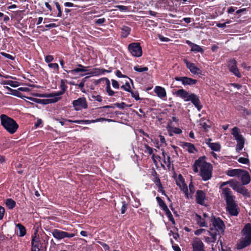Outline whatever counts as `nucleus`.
Returning <instances> with one entry per match:
<instances>
[{
    "label": "nucleus",
    "instance_id": "1",
    "mask_svg": "<svg viewBox=\"0 0 251 251\" xmlns=\"http://www.w3.org/2000/svg\"><path fill=\"white\" fill-rule=\"evenodd\" d=\"M200 171V175L204 181L210 179L212 177V166L205 161V157L201 156L195 161L193 170L195 173Z\"/></svg>",
    "mask_w": 251,
    "mask_h": 251
},
{
    "label": "nucleus",
    "instance_id": "2",
    "mask_svg": "<svg viewBox=\"0 0 251 251\" xmlns=\"http://www.w3.org/2000/svg\"><path fill=\"white\" fill-rule=\"evenodd\" d=\"M0 119L1 125L10 134L15 133L19 128V125L16 122L5 114L0 115Z\"/></svg>",
    "mask_w": 251,
    "mask_h": 251
},
{
    "label": "nucleus",
    "instance_id": "3",
    "mask_svg": "<svg viewBox=\"0 0 251 251\" xmlns=\"http://www.w3.org/2000/svg\"><path fill=\"white\" fill-rule=\"evenodd\" d=\"M242 236L237 248L241 250L251 244V225H246L242 230Z\"/></svg>",
    "mask_w": 251,
    "mask_h": 251
},
{
    "label": "nucleus",
    "instance_id": "4",
    "mask_svg": "<svg viewBox=\"0 0 251 251\" xmlns=\"http://www.w3.org/2000/svg\"><path fill=\"white\" fill-rule=\"evenodd\" d=\"M211 222L209 230L211 231L213 229V231L216 232V235L219 236L221 233L224 231L225 226L224 222L220 218L215 217H213Z\"/></svg>",
    "mask_w": 251,
    "mask_h": 251
},
{
    "label": "nucleus",
    "instance_id": "5",
    "mask_svg": "<svg viewBox=\"0 0 251 251\" xmlns=\"http://www.w3.org/2000/svg\"><path fill=\"white\" fill-rule=\"evenodd\" d=\"M128 49L131 54L135 57H140L142 54V48L139 43H133L128 45Z\"/></svg>",
    "mask_w": 251,
    "mask_h": 251
},
{
    "label": "nucleus",
    "instance_id": "6",
    "mask_svg": "<svg viewBox=\"0 0 251 251\" xmlns=\"http://www.w3.org/2000/svg\"><path fill=\"white\" fill-rule=\"evenodd\" d=\"M222 193V197L226 201V203L235 201V197L233 195L232 192L230 188L226 187L221 189Z\"/></svg>",
    "mask_w": 251,
    "mask_h": 251
},
{
    "label": "nucleus",
    "instance_id": "7",
    "mask_svg": "<svg viewBox=\"0 0 251 251\" xmlns=\"http://www.w3.org/2000/svg\"><path fill=\"white\" fill-rule=\"evenodd\" d=\"M52 234L55 238L58 240H61L67 237L71 238L74 236V234L73 233H70L57 229H55L52 231Z\"/></svg>",
    "mask_w": 251,
    "mask_h": 251
},
{
    "label": "nucleus",
    "instance_id": "8",
    "mask_svg": "<svg viewBox=\"0 0 251 251\" xmlns=\"http://www.w3.org/2000/svg\"><path fill=\"white\" fill-rule=\"evenodd\" d=\"M228 67L229 71L235 76L240 78L241 75L237 67V61L234 59H230L228 62Z\"/></svg>",
    "mask_w": 251,
    "mask_h": 251
},
{
    "label": "nucleus",
    "instance_id": "9",
    "mask_svg": "<svg viewBox=\"0 0 251 251\" xmlns=\"http://www.w3.org/2000/svg\"><path fill=\"white\" fill-rule=\"evenodd\" d=\"M226 210L232 216H237L239 211L238 210V205L236 201L226 203Z\"/></svg>",
    "mask_w": 251,
    "mask_h": 251
},
{
    "label": "nucleus",
    "instance_id": "10",
    "mask_svg": "<svg viewBox=\"0 0 251 251\" xmlns=\"http://www.w3.org/2000/svg\"><path fill=\"white\" fill-rule=\"evenodd\" d=\"M193 251H205L202 241L198 238H194L192 242Z\"/></svg>",
    "mask_w": 251,
    "mask_h": 251
},
{
    "label": "nucleus",
    "instance_id": "11",
    "mask_svg": "<svg viewBox=\"0 0 251 251\" xmlns=\"http://www.w3.org/2000/svg\"><path fill=\"white\" fill-rule=\"evenodd\" d=\"M184 62L186 67L193 75H200L201 74V71L198 68L195 64L189 62L187 60L184 59Z\"/></svg>",
    "mask_w": 251,
    "mask_h": 251
},
{
    "label": "nucleus",
    "instance_id": "12",
    "mask_svg": "<svg viewBox=\"0 0 251 251\" xmlns=\"http://www.w3.org/2000/svg\"><path fill=\"white\" fill-rule=\"evenodd\" d=\"M175 79L176 81H181L184 85H191L195 84L197 82V80L194 79L187 77H176Z\"/></svg>",
    "mask_w": 251,
    "mask_h": 251
},
{
    "label": "nucleus",
    "instance_id": "13",
    "mask_svg": "<svg viewBox=\"0 0 251 251\" xmlns=\"http://www.w3.org/2000/svg\"><path fill=\"white\" fill-rule=\"evenodd\" d=\"M190 100L193 103L196 107L197 108L199 111H200L202 108V105L201 104V102L199 97L194 94H191L190 97Z\"/></svg>",
    "mask_w": 251,
    "mask_h": 251
},
{
    "label": "nucleus",
    "instance_id": "14",
    "mask_svg": "<svg viewBox=\"0 0 251 251\" xmlns=\"http://www.w3.org/2000/svg\"><path fill=\"white\" fill-rule=\"evenodd\" d=\"M175 94L177 97H180L185 101L190 100V94L183 89L177 90Z\"/></svg>",
    "mask_w": 251,
    "mask_h": 251
},
{
    "label": "nucleus",
    "instance_id": "15",
    "mask_svg": "<svg viewBox=\"0 0 251 251\" xmlns=\"http://www.w3.org/2000/svg\"><path fill=\"white\" fill-rule=\"evenodd\" d=\"M232 188L234 191H237L238 193H239L244 196L248 195L249 193L247 190L242 185L238 184V182L236 183V185H232Z\"/></svg>",
    "mask_w": 251,
    "mask_h": 251
},
{
    "label": "nucleus",
    "instance_id": "16",
    "mask_svg": "<svg viewBox=\"0 0 251 251\" xmlns=\"http://www.w3.org/2000/svg\"><path fill=\"white\" fill-rule=\"evenodd\" d=\"M180 146L186 149L189 153H194L197 151L194 145L190 143L180 142Z\"/></svg>",
    "mask_w": 251,
    "mask_h": 251
},
{
    "label": "nucleus",
    "instance_id": "17",
    "mask_svg": "<svg viewBox=\"0 0 251 251\" xmlns=\"http://www.w3.org/2000/svg\"><path fill=\"white\" fill-rule=\"evenodd\" d=\"M35 236H32L31 240V251H39V245H40V240L38 238H37L36 233L34 234Z\"/></svg>",
    "mask_w": 251,
    "mask_h": 251
},
{
    "label": "nucleus",
    "instance_id": "18",
    "mask_svg": "<svg viewBox=\"0 0 251 251\" xmlns=\"http://www.w3.org/2000/svg\"><path fill=\"white\" fill-rule=\"evenodd\" d=\"M154 91L157 96L160 98H163L166 97V92L165 89L160 86H155Z\"/></svg>",
    "mask_w": 251,
    "mask_h": 251
},
{
    "label": "nucleus",
    "instance_id": "19",
    "mask_svg": "<svg viewBox=\"0 0 251 251\" xmlns=\"http://www.w3.org/2000/svg\"><path fill=\"white\" fill-rule=\"evenodd\" d=\"M205 194L203 191L201 190H198L196 195V201L197 203L203 205L204 202Z\"/></svg>",
    "mask_w": 251,
    "mask_h": 251
},
{
    "label": "nucleus",
    "instance_id": "20",
    "mask_svg": "<svg viewBox=\"0 0 251 251\" xmlns=\"http://www.w3.org/2000/svg\"><path fill=\"white\" fill-rule=\"evenodd\" d=\"M231 134L236 141L244 140V137L240 134V129L237 127H234L232 128Z\"/></svg>",
    "mask_w": 251,
    "mask_h": 251
},
{
    "label": "nucleus",
    "instance_id": "21",
    "mask_svg": "<svg viewBox=\"0 0 251 251\" xmlns=\"http://www.w3.org/2000/svg\"><path fill=\"white\" fill-rule=\"evenodd\" d=\"M239 176L241 177V180L243 185H247L250 183L251 181L250 176L247 172H245L242 170L241 176Z\"/></svg>",
    "mask_w": 251,
    "mask_h": 251
},
{
    "label": "nucleus",
    "instance_id": "22",
    "mask_svg": "<svg viewBox=\"0 0 251 251\" xmlns=\"http://www.w3.org/2000/svg\"><path fill=\"white\" fill-rule=\"evenodd\" d=\"M211 236V237H205V241L207 243L215 242L217 239L218 235H216V232L212 229L211 231L208 230L206 231Z\"/></svg>",
    "mask_w": 251,
    "mask_h": 251
},
{
    "label": "nucleus",
    "instance_id": "23",
    "mask_svg": "<svg viewBox=\"0 0 251 251\" xmlns=\"http://www.w3.org/2000/svg\"><path fill=\"white\" fill-rule=\"evenodd\" d=\"M242 172V170L241 169H231L228 170L226 172V175L229 176H241V173Z\"/></svg>",
    "mask_w": 251,
    "mask_h": 251
},
{
    "label": "nucleus",
    "instance_id": "24",
    "mask_svg": "<svg viewBox=\"0 0 251 251\" xmlns=\"http://www.w3.org/2000/svg\"><path fill=\"white\" fill-rule=\"evenodd\" d=\"M55 94L56 93H53L47 95V97L52 98L51 99H48L49 104L56 102L61 99L60 96H56Z\"/></svg>",
    "mask_w": 251,
    "mask_h": 251
},
{
    "label": "nucleus",
    "instance_id": "25",
    "mask_svg": "<svg viewBox=\"0 0 251 251\" xmlns=\"http://www.w3.org/2000/svg\"><path fill=\"white\" fill-rule=\"evenodd\" d=\"M66 81V80L64 79L61 80L60 88L61 89V91L56 92L55 94L56 96H61L65 93V91L67 88V86L65 84Z\"/></svg>",
    "mask_w": 251,
    "mask_h": 251
},
{
    "label": "nucleus",
    "instance_id": "26",
    "mask_svg": "<svg viewBox=\"0 0 251 251\" xmlns=\"http://www.w3.org/2000/svg\"><path fill=\"white\" fill-rule=\"evenodd\" d=\"M5 204L9 209H13L15 207L16 203L15 201L11 198L7 199L5 201Z\"/></svg>",
    "mask_w": 251,
    "mask_h": 251
},
{
    "label": "nucleus",
    "instance_id": "27",
    "mask_svg": "<svg viewBox=\"0 0 251 251\" xmlns=\"http://www.w3.org/2000/svg\"><path fill=\"white\" fill-rule=\"evenodd\" d=\"M27 98L28 100L32 101L34 102L37 103L42 104H49V101H48V99H36V98H32V97H27Z\"/></svg>",
    "mask_w": 251,
    "mask_h": 251
},
{
    "label": "nucleus",
    "instance_id": "28",
    "mask_svg": "<svg viewBox=\"0 0 251 251\" xmlns=\"http://www.w3.org/2000/svg\"><path fill=\"white\" fill-rule=\"evenodd\" d=\"M16 226L19 230V233L18 235L20 237L24 236L26 233V230L25 227L22 224L20 223L16 225Z\"/></svg>",
    "mask_w": 251,
    "mask_h": 251
},
{
    "label": "nucleus",
    "instance_id": "29",
    "mask_svg": "<svg viewBox=\"0 0 251 251\" xmlns=\"http://www.w3.org/2000/svg\"><path fill=\"white\" fill-rule=\"evenodd\" d=\"M196 220L197 224L201 227H206L207 225L205 222V220L202 219L201 217L198 214L196 215Z\"/></svg>",
    "mask_w": 251,
    "mask_h": 251
},
{
    "label": "nucleus",
    "instance_id": "30",
    "mask_svg": "<svg viewBox=\"0 0 251 251\" xmlns=\"http://www.w3.org/2000/svg\"><path fill=\"white\" fill-rule=\"evenodd\" d=\"M206 144L213 151H220L221 146L218 143H207Z\"/></svg>",
    "mask_w": 251,
    "mask_h": 251
},
{
    "label": "nucleus",
    "instance_id": "31",
    "mask_svg": "<svg viewBox=\"0 0 251 251\" xmlns=\"http://www.w3.org/2000/svg\"><path fill=\"white\" fill-rule=\"evenodd\" d=\"M121 30V35L124 38L126 37L129 34L131 31L130 28L126 26H124Z\"/></svg>",
    "mask_w": 251,
    "mask_h": 251
},
{
    "label": "nucleus",
    "instance_id": "32",
    "mask_svg": "<svg viewBox=\"0 0 251 251\" xmlns=\"http://www.w3.org/2000/svg\"><path fill=\"white\" fill-rule=\"evenodd\" d=\"M103 79L105 80L106 81V91H107V93L108 94V95L109 96H113L114 94V92L113 91H112L110 88V81H109V79H107V78H103Z\"/></svg>",
    "mask_w": 251,
    "mask_h": 251
},
{
    "label": "nucleus",
    "instance_id": "33",
    "mask_svg": "<svg viewBox=\"0 0 251 251\" xmlns=\"http://www.w3.org/2000/svg\"><path fill=\"white\" fill-rule=\"evenodd\" d=\"M80 234L82 236L85 237L86 239H81L79 238V243L80 242V241L86 242L87 239L91 238V234L86 231H81L80 232Z\"/></svg>",
    "mask_w": 251,
    "mask_h": 251
},
{
    "label": "nucleus",
    "instance_id": "34",
    "mask_svg": "<svg viewBox=\"0 0 251 251\" xmlns=\"http://www.w3.org/2000/svg\"><path fill=\"white\" fill-rule=\"evenodd\" d=\"M6 88L11 92V94H12V95L21 98H22V94L19 92L18 90H14L8 87H6Z\"/></svg>",
    "mask_w": 251,
    "mask_h": 251
},
{
    "label": "nucleus",
    "instance_id": "35",
    "mask_svg": "<svg viewBox=\"0 0 251 251\" xmlns=\"http://www.w3.org/2000/svg\"><path fill=\"white\" fill-rule=\"evenodd\" d=\"M237 144L236 145V150L237 152H240L241 150H242V149L244 147V143H245V140H242L240 141H237Z\"/></svg>",
    "mask_w": 251,
    "mask_h": 251
},
{
    "label": "nucleus",
    "instance_id": "36",
    "mask_svg": "<svg viewBox=\"0 0 251 251\" xmlns=\"http://www.w3.org/2000/svg\"><path fill=\"white\" fill-rule=\"evenodd\" d=\"M156 199L158 202L159 205L162 208V209L163 210H164L165 209H167V208L168 207L167 205L160 197H157Z\"/></svg>",
    "mask_w": 251,
    "mask_h": 251
},
{
    "label": "nucleus",
    "instance_id": "37",
    "mask_svg": "<svg viewBox=\"0 0 251 251\" xmlns=\"http://www.w3.org/2000/svg\"><path fill=\"white\" fill-rule=\"evenodd\" d=\"M237 181H235L233 180H230L227 181L223 182L220 185V187L221 189L225 188L224 186L227 184H229L230 187L232 188V185H236Z\"/></svg>",
    "mask_w": 251,
    "mask_h": 251
},
{
    "label": "nucleus",
    "instance_id": "38",
    "mask_svg": "<svg viewBox=\"0 0 251 251\" xmlns=\"http://www.w3.org/2000/svg\"><path fill=\"white\" fill-rule=\"evenodd\" d=\"M72 35H73L72 43H73V46L75 47L78 46V41L77 40V39L78 38V36L76 35V32L73 33Z\"/></svg>",
    "mask_w": 251,
    "mask_h": 251
},
{
    "label": "nucleus",
    "instance_id": "39",
    "mask_svg": "<svg viewBox=\"0 0 251 251\" xmlns=\"http://www.w3.org/2000/svg\"><path fill=\"white\" fill-rule=\"evenodd\" d=\"M169 131L170 132V135L172 136L173 134L172 132L175 134H180L182 132V130L177 127H171Z\"/></svg>",
    "mask_w": 251,
    "mask_h": 251
},
{
    "label": "nucleus",
    "instance_id": "40",
    "mask_svg": "<svg viewBox=\"0 0 251 251\" xmlns=\"http://www.w3.org/2000/svg\"><path fill=\"white\" fill-rule=\"evenodd\" d=\"M180 189L183 191V193L185 194L186 197L188 198H189V192L187 186L185 183L182 184L181 186H179Z\"/></svg>",
    "mask_w": 251,
    "mask_h": 251
},
{
    "label": "nucleus",
    "instance_id": "41",
    "mask_svg": "<svg viewBox=\"0 0 251 251\" xmlns=\"http://www.w3.org/2000/svg\"><path fill=\"white\" fill-rule=\"evenodd\" d=\"M191 51L195 52H203V49L199 45L194 44L191 48Z\"/></svg>",
    "mask_w": 251,
    "mask_h": 251
},
{
    "label": "nucleus",
    "instance_id": "42",
    "mask_svg": "<svg viewBox=\"0 0 251 251\" xmlns=\"http://www.w3.org/2000/svg\"><path fill=\"white\" fill-rule=\"evenodd\" d=\"M68 73L69 74V76L73 78H76L77 77L75 76L74 75L76 73H78V67L76 68L74 70H72L68 72Z\"/></svg>",
    "mask_w": 251,
    "mask_h": 251
},
{
    "label": "nucleus",
    "instance_id": "43",
    "mask_svg": "<svg viewBox=\"0 0 251 251\" xmlns=\"http://www.w3.org/2000/svg\"><path fill=\"white\" fill-rule=\"evenodd\" d=\"M134 70L136 72H143L147 71L148 70V68L146 67H141L139 66H136L134 67Z\"/></svg>",
    "mask_w": 251,
    "mask_h": 251
},
{
    "label": "nucleus",
    "instance_id": "44",
    "mask_svg": "<svg viewBox=\"0 0 251 251\" xmlns=\"http://www.w3.org/2000/svg\"><path fill=\"white\" fill-rule=\"evenodd\" d=\"M176 185L178 186L184 184V180L181 175H179L177 179L176 180Z\"/></svg>",
    "mask_w": 251,
    "mask_h": 251
},
{
    "label": "nucleus",
    "instance_id": "45",
    "mask_svg": "<svg viewBox=\"0 0 251 251\" xmlns=\"http://www.w3.org/2000/svg\"><path fill=\"white\" fill-rule=\"evenodd\" d=\"M79 106L82 107L83 108H86L87 104L86 103V99L84 98H79Z\"/></svg>",
    "mask_w": 251,
    "mask_h": 251
},
{
    "label": "nucleus",
    "instance_id": "46",
    "mask_svg": "<svg viewBox=\"0 0 251 251\" xmlns=\"http://www.w3.org/2000/svg\"><path fill=\"white\" fill-rule=\"evenodd\" d=\"M144 147L146 149L145 152L146 153H148L150 155L152 154V158H153L154 155L153 154L152 149L149 147L147 144H145Z\"/></svg>",
    "mask_w": 251,
    "mask_h": 251
},
{
    "label": "nucleus",
    "instance_id": "47",
    "mask_svg": "<svg viewBox=\"0 0 251 251\" xmlns=\"http://www.w3.org/2000/svg\"><path fill=\"white\" fill-rule=\"evenodd\" d=\"M164 211L165 212L166 214L169 218V220L171 221L173 223H175V221L173 215L168 208L167 207V209H165Z\"/></svg>",
    "mask_w": 251,
    "mask_h": 251
},
{
    "label": "nucleus",
    "instance_id": "48",
    "mask_svg": "<svg viewBox=\"0 0 251 251\" xmlns=\"http://www.w3.org/2000/svg\"><path fill=\"white\" fill-rule=\"evenodd\" d=\"M53 2H54L55 5L56 6V7L58 11V14H57V17H61L62 16V12L61 11L60 5L59 2H57V1H54Z\"/></svg>",
    "mask_w": 251,
    "mask_h": 251
},
{
    "label": "nucleus",
    "instance_id": "49",
    "mask_svg": "<svg viewBox=\"0 0 251 251\" xmlns=\"http://www.w3.org/2000/svg\"><path fill=\"white\" fill-rule=\"evenodd\" d=\"M17 83V81H14L12 80H7L4 83V84L9 85L12 87H16L17 86H18Z\"/></svg>",
    "mask_w": 251,
    "mask_h": 251
},
{
    "label": "nucleus",
    "instance_id": "50",
    "mask_svg": "<svg viewBox=\"0 0 251 251\" xmlns=\"http://www.w3.org/2000/svg\"><path fill=\"white\" fill-rule=\"evenodd\" d=\"M131 96L133 98H134L136 100H138L140 99L139 97V93L137 91H131Z\"/></svg>",
    "mask_w": 251,
    "mask_h": 251
},
{
    "label": "nucleus",
    "instance_id": "51",
    "mask_svg": "<svg viewBox=\"0 0 251 251\" xmlns=\"http://www.w3.org/2000/svg\"><path fill=\"white\" fill-rule=\"evenodd\" d=\"M48 66L53 69L54 70L58 71L59 70V66L57 63H49L48 64Z\"/></svg>",
    "mask_w": 251,
    "mask_h": 251
},
{
    "label": "nucleus",
    "instance_id": "52",
    "mask_svg": "<svg viewBox=\"0 0 251 251\" xmlns=\"http://www.w3.org/2000/svg\"><path fill=\"white\" fill-rule=\"evenodd\" d=\"M1 55L5 58L10 59L11 60H14L15 59V57L8 53L1 52Z\"/></svg>",
    "mask_w": 251,
    "mask_h": 251
},
{
    "label": "nucleus",
    "instance_id": "53",
    "mask_svg": "<svg viewBox=\"0 0 251 251\" xmlns=\"http://www.w3.org/2000/svg\"><path fill=\"white\" fill-rule=\"evenodd\" d=\"M121 88H123L124 90H125L126 91L130 92V86L128 82H126L125 85H123L121 86Z\"/></svg>",
    "mask_w": 251,
    "mask_h": 251
},
{
    "label": "nucleus",
    "instance_id": "54",
    "mask_svg": "<svg viewBox=\"0 0 251 251\" xmlns=\"http://www.w3.org/2000/svg\"><path fill=\"white\" fill-rule=\"evenodd\" d=\"M53 57L51 55H48L45 57V61L46 63H50L53 60Z\"/></svg>",
    "mask_w": 251,
    "mask_h": 251
},
{
    "label": "nucleus",
    "instance_id": "55",
    "mask_svg": "<svg viewBox=\"0 0 251 251\" xmlns=\"http://www.w3.org/2000/svg\"><path fill=\"white\" fill-rule=\"evenodd\" d=\"M105 21L104 18L97 19L95 21V23L98 25H102Z\"/></svg>",
    "mask_w": 251,
    "mask_h": 251
},
{
    "label": "nucleus",
    "instance_id": "56",
    "mask_svg": "<svg viewBox=\"0 0 251 251\" xmlns=\"http://www.w3.org/2000/svg\"><path fill=\"white\" fill-rule=\"evenodd\" d=\"M189 191L190 193H189V196L192 195L195 191L194 187L192 184V182H191L189 185Z\"/></svg>",
    "mask_w": 251,
    "mask_h": 251
},
{
    "label": "nucleus",
    "instance_id": "57",
    "mask_svg": "<svg viewBox=\"0 0 251 251\" xmlns=\"http://www.w3.org/2000/svg\"><path fill=\"white\" fill-rule=\"evenodd\" d=\"M200 125L204 129H207L208 128V126L205 123L204 121V120L201 119L200 121Z\"/></svg>",
    "mask_w": 251,
    "mask_h": 251
},
{
    "label": "nucleus",
    "instance_id": "58",
    "mask_svg": "<svg viewBox=\"0 0 251 251\" xmlns=\"http://www.w3.org/2000/svg\"><path fill=\"white\" fill-rule=\"evenodd\" d=\"M238 161L239 162L242 163V164H247L249 161V160L248 158H244V157H240L238 159Z\"/></svg>",
    "mask_w": 251,
    "mask_h": 251
},
{
    "label": "nucleus",
    "instance_id": "59",
    "mask_svg": "<svg viewBox=\"0 0 251 251\" xmlns=\"http://www.w3.org/2000/svg\"><path fill=\"white\" fill-rule=\"evenodd\" d=\"M171 243L172 244V248L175 251H181L180 248L177 245L174 243V241L171 240Z\"/></svg>",
    "mask_w": 251,
    "mask_h": 251
},
{
    "label": "nucleus",
    "instance_id": "60",
    "mask_svg": "<svg viewBox=\"0 0 251 251\" xmlns=\"http://www.w3.org/2000/svg\"><path fill=\"white\" fill-rule=\"evenodd\" d=\"M114 105L116 106V107L120 109H124L126 106V104L125 102H122L121 103H116L114 104Z\"/></svg>",
    "mask_w": 251,
    "mask_h": 251
},
{
    "label": "nucleus",
    "instance_id": "61",
    "mask_svg": "<svg viewBox=\"0 0 251 251\" xmlns=\"http://www.w3.org/2000/svg\"><path fill=\"white\" fill-rule=\"evenodd\" d=\"M164 158V163L166 164H167L168 165H170V163H171V157H170V156H169V155H167V156H164V158Z\"/></svg>",
    "mask_w": 251,
    "mask_h": 251
},
{
    "label": "nucleus",
    "instance_id": "62",
    "mask_svg": "<svg viewBox=\"0 0 251 251\" xmlns=\"http://www.w3.org/2000/svg\"><path fill=\"white\" fill-rule=\"evenodd\" d=\"M4 213L5 209L4 208V207L0 205V220L3 219Z\"/></svg>",
    "mask_w": 251,
    "mask_h": 251
},
{
    "label": "nucleus",
    "instance_id": "63",
    "mask_svg": "<svg viewBox=\"0 0 251 251\" xmlns=\"http://www.w3.org/2000/svg\"><path fill=\"white\" fill-rule=\"evenodd\" d=\"M112 85L114 88L118 89L119 88V85L118 81L114 79H112Z\"/></svg>",
    "mask_w": 251,
    "mask_h": 251
},
{
    "label": "nucleus",
    "instance_id": "64",
    "mask_svg": "<svg viewBox=\"0 0 251 251\" xmlns=\"http://www.w3.org/2000/svg\"><path fill=\"white\" fill-rule=\"evenodd\" d=\"M73 104L74 107H75V109L76 111L78 110V99L75 100L73 101Z\"/></svg>",
    "mask_w": 251,
    "mask_h": 251
}]
</instances>
